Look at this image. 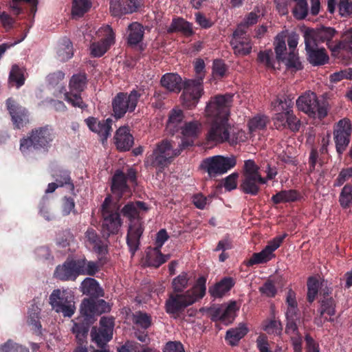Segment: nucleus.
Here are the masks:
<instances>
[{
    "instance_id": "f257e3e1",
    "label": "nucleus",
    "mask_w": 352,
    "mask_h": 352,
    "mask_svg": "<svg viewBox=\"0 0 352 352\" xmlns=\"http://www.w3.org/2000/svg\"><path fill=\"white\" fill-rule=\"evenodd\" d=\"M233 95H217L208 101L205 110V116L211 120V125L207 134L208 141L216 143L229 142V122L230 107Z\"/></svg>"
},
{
    "instance_id": "f03ea898",
    "label": "nucleus",
    "mask_w": 352,
    "mask_h": 352,
    "mask_svg": "<svg viewBox=\"0 0 352 352\" xmlns=\"http://www.w3.org/2000/svg\"><path fill=\"white\" fill-rule=\"evenodd\" d=\"M206 278L201 277L197 280L196 285L185 293H171L166 302V312L177 314L201 298L206 293Z\"/></svg>"
},
{
    "instance_id": "7ed1b4c3",
    "label": "nucleus",
    "mask_w": 352,
    "mask_h": 352,
    "mask_svg": "<svg viewBox=\"0 0 352 352\" xmlns=\"http://www.w3.org/2000/svg\"><path fill=\"white\" fill-rule=\"evenodd\" d=\"M146 210L147 207L142 201L129 203L122 210V214L131 221L127 234L126 242L132 256L139 248L140 238L143 232L142 223L138 218L142 211Z\"/></svg>"
},
{
    "instance_id": "20e7f679",
    "label": "nucleus",
    "mask_w": 352,
    "mask_h": 352,
    "mask_svg": "<svg viewBox=\"0 0 352 352\" xmlns=\"http://www.w3.org/2000/svg\"><path fill=\"white\" fill-rule=\"evenodd\" d=\"M205 64L203 60L198 59L195 63V69L199 76L195 79H189L184 81V91L180 98L182 104L188 108L195 107L204 92L203 72Z\"/></svg>"
},
{
    "instance_id": "39448f33",
    "label": "nucleus",
    "mask_w": 352,
    "mask_h": 352,
    "mask_svg": "<svg viewBox=\"0 0 352 352\" xmlns=\"http://www.w3.org/2000/svg\"><path fill=\"white\" fill-rule=\"evenodd\" d=\"M54 138L55 133L50 126L34 129L30 136L21 140L20 150L24 155L30 153L32 148L47 151Z\"/></svg>"
},
{
    "instance_id": "423d86ee",
    "label": "nucleus",
    "mask_w": 352,
    "mask_h": 352,
    "mask_svg": "<svg viewBox=\"0 0 352 352\" xmlns=\"http://www.w3.org/2000/svg\"><path fill=\"white\" fill-rule=\"evenodd\" d=\"M53 310L64 317H72L76 311L74 296L72 291L65 289H54L49 297Z\"/></svg>"
},
{
    "instance_id": "0eeeda50",
    "label": "nucleus",
    "mask_w": 352,
    "mask_h": 352,
    "mask_svg": "<svg viewBox=\"0 0 352 352\" xmlns=\"http://www.w3.org/2000/svg\"><path fill=\"white\" fill-rule=\"evenodd\" d=\"M258 170L259 167L253 160H248L245 162L243 179L240 186L243 192L256 195L260 190V185L266 183L265 178L261 177Z\"/></svg>"
},
{
    "instance_id": "6e6552de",
    "label": "nucleus",
    "mask_w": 352,
    "mask_h": 352,
    "mask_svg": "<svg viewBox=\"0 0 352 352\" xmlns=\"http://www.w3.org/2000/svg\"><path fill=\"white\" fill-rule=\"evenodd\" d=\"M119 208L118 204L113 202L110 197H106L102 204V230L107 236L117 234L120 230L121 221L118 213Z\"/></svg>"
},
{
    "instance_id": "1a4fd4ad",
    "label": "nucleus",
    "mask_w": 352,
    "mask_h": 352,
    "mask_svg": "<svg viewBox=\"0 0 352 352\" xmlns=\"http://www.w3.org/2000/svg\"><path fill=\"white\" fill-rule=\"evenodd\" d=\"M336 31L331 28H322L316 30H307L304 33L305 40L312 41L314 43H325L333 55H336L341 49L342 42L334 41Z\"/></svg>"
},
{
    "instance_id": "9d476101",
    "label": "nucleus",
    "mask_w": 352,
    "mask_h": 352,
    "mask_svg": "<svg viewBox=\"0 0 352 352\" xmlns=\"http://www.w3.org/2000/svg\"><path fill=\"white\" fill-rule=\"evenodd\" d=\"M236 164V160L234 155H215L204 160L200 166L212 177L227 173L234 167Z\"/></svg>"
},
{
    "instance_id": "9b49d317",
    "label": "nucleus",
    "mask_w": 352,
    "mask_h": 352,
    "mask_svg": "<svg viewBox=\"0 0 352 352\" xmlns=\"http://www.w3.org/2000/svg\"><path fill=\"white\" fill-rule=\"evenodd\" d=\"M179 148H174L173 144L168 140H163L157 144V148L153 153L148 157L147 162H150L152 166L164 167L167 166L173 158L179 155L182 148L180 144Z\"/></svg>"
},
{
    "instance_id": "f8f14e48",
    "label": "nucleus",
    "mask_w": 352,
    "mask_h": 352,
    "mask_svg": "<svg viewBox=\"0 0 352 352\" xmlns=\"http://www.w3.org/2000/svg\"><path fill=\"white\" fill-rule=\"evenodd\" d=\"M296 105L299 110L313 118L322 119L327 115L326 106L320 104L314 92L308 91L300 96L296 100Z\"/></svg>"
},
{
    "instance_id": "ddd939ff",
    "label": "nucleus",
    "mask_w": 352,
    "mask_h": 352,
    "mask_svg": "<svg viewBox=\"0 0 352 352\" xmlns=\"http://www.w3.org/2000/svg\"><path fill=\"white\" fill-rule=\"evenodd\" d=\"M141 95V93L137 90H133L129 94H118L112 102L114 116L116 118H120L127 111H134Z\"/></svg>"
},
{
    "instance_id": "4468645a",
    "label": "nucleus",
    "mask_w": 352,
    "mask_h": 352,
    "mask_svg": "<svg viewBox=\"0 0 352 352\" xmlns=\"http://www.w3.org/2000/svg\"><path fill=\"white\" fill-rule=\"evenodd\" d=\"M87 86V77L85 74H74L70 79L69 91L65 94V100L75 107L81 109L87 106L83 102L80 93Z\"/></svg>"
},
{
    "instance_id": "2eb2a0df",
    "label": "nucleus",
    "mask_w": 352,
    "mask_h": 352,
    "mask_svg": "<svg viewBox=\"0 0 352 352\" xmlns=\"http://www.w3.org/2000/svg\"><path fill=\"white\" fill-rule=\"evenodd\" d=\"M100 328L97 330L94 327L91 331V339L101 349L94 350L93 352H109L104 345L109 342L113 335V321L111 318L102 317L100 321Z\"/></svg>"
},
{
    "instance_id": "dca6fc26",
    "label": "nucleus",
    "mask_w": 352,
    "mask_h": 352,
    "mask_svg": "<svg viewBox=\"0 0 352 352\" xmlns=\"http://www.w3.org/2000/svg\"><path fill=\"white\" fill-rule=\"evenodd\" d=\"M351 131V124L349 119L343 118L335 124L333 140L338 153H342L349 145Z\"/></svg>"
},
{
    "instance_id": "f3484780",
    "label": "nucleus",
    "mask_w": 352,
    "mask_h": 352,
    "mask_svg": "<svg viewBox=\"0 0 352 352\" xmlns=\"http://www.w3.org/2000/svg\"><path fill=\"white\" fill-rule=\"evenodd\" d=\"M109 310V306L103 300L95 301L92 299H85L81 303L80 314L82 322L89 325L94 322V316Z\"/></svg>"
},
{
    "instance_id": "a211bd4d",
    "label": "nucleus",
    "mask_w": 352,
    "mask_h": 352,
    "mask_svg": "<svg viewBox=\"0 0 352 352\" xmlns=\"http://www.w3.org/2000/svg\"><path fill=\"white\" fill-rule=\"evenodd\" d=\"M98 36L102 37L101 41L94 42L91 44L89 49L91 54L95 57L102 56L114 43L115 35L112 28L109 25L104 26L97 32Z\"/></svg>"
},
{
    "instance_id": "6ab92c4d",
    "label": "nucleus",
    "mask_w": 352,
    "mask_h": 352,
    "mask_svg": "<svg viewBox=\"0 0 352 352\" xmlns=\"http://www.w3.org/2000/svg\"><path fill=\"white\" fill-rule=\"evenodd\" d=\"M230 44L235 54L245 56L248 54L252 50L250 38L246 35L245 25H239L233 32Z\"/></svg>"
},
{
    "instance_id": "aec40b11",
    "label": "nucleus",
    "mask_w": 352,
    "mask_h": 352,
    "mask_svg": "<svg viewBox=\"0 0 352 352\" xmlns=\"http://www.w3.org/2000/svg\"><path fill=\"white\" fill-rule=\"evenodd\" d=\"M286 234L283 236L275 237L272 241H269L266 247L260 252L254 253L248 261L249 265L265 263L274 256V252L278 249L281 243L283 242Z\"/></svg>"
},
{
    "instance_id": "412c9836",
    "label": "nucleus",
    "mask_w": 352,
    "mask_h": 352,
    "mask_svg": "<svg viewBox=\"0 0 352 352\" xmlns=\"http://www.w3.org/2000/svg\"><path fill=\"white\" fill-rule=\"evenodd\" d=\"M6 106L15 128L21 129L28 123V111L24 107L12 98L6 100Z\"/></svg>"
},
{
    "instance_id": "4be33fe9",
    "label": "nucleus",
    "mask_w": 352,
    "mask_h": 352,
    "mask_svg": "<svg viewBox=\"0 0 352 352\" xmlns=\"http://www.w3.org/2000/svg\"><path fill=\"white\" fill-rule=\"evenodd\" d=\"M202 125L198 121H192L185 123L181 126L182 135L180 146L182 148H186L194 144V141L199 136L201 131Z\"/></svg>"
},
{
    "instance_id": "5701e85b",
    "label": "nucleus",
    "mask_w": 352,
    "mask_h": 352,
    "mask_svg": "<svg viewBox=\"0 0 352 352\" xmlns=\"http://www.w3.org/2000/svg\"><path fill=\"white\" fill-rule=\"evenodd\" d=\"M143 5V0H111L110 11L114 16L133 13Z\"/></svg>"
},
{
    "instance_id": "b1692460",
    "label": "nucleus",
    "mask_w": 352,
    "mask_h": 352,
    "mask_svg": "<svg viewBox=\"0 0 352 352\" xmlns=\"http://www.w3.org/2000/svg\"><path fill=\"white\" fill-rule=\"evenodd\" d=\"M85 121L89 129L99 135L102 143H104L111 135L112 124L111 119L108 118L107 120H98L94 117H89Z\"/></svg>"
},
{
    "instance_id": "393cba45",
    "label": "nucleus",
    "mask_w": 352,
    "mask_h": 352,
    "mask_svg": "<svg viewBox=\"0 0 352 352\" xmlns=\"http://www.w3.org/2000/svg\"><path fill=\"white\" fill-rule=\"evenodd\" d=\"M305 50L307 54V59L313 65H321L325 64L329 56L323 47H320L318 43L305 40Z\"/></svg>"
},
{
    "instance_id": "a878e982",
    "label": "nucleus",
    "mask_w": 352,
    "mask_h": 352,
    "mask_svg": "<svg viewBox=\"0 0 352 352\" xmlns=\"http://www.w3.org/2000/svg\"><path fill=\"white\" fill-rule=\"evenodd\" d=\"M239 309L235 301H232L228 305H221L219 307L213 309L212 320H219L228 324L234 320L236 312Z\"/></svg>"
},
{
    "instance_id": "bb28decb",
    "label": "nucleus",
    "mask_w": 352,
    "mask_h": 352,
    "mask_svg": "<svg viewBox=\"0 0 352 352\" xmlns=\"http://www.w3.org/2000/svg\"><path fill=\"white\" fill-rule=\"evenodd\" d=\"M78 261H66L63 265L56 267L55 276L62 280H73L81 275Z\"/></svg>"
},
{
    "instance_id": "cd10ccee",
    "label": "nucleus",
    "mask_w": 352,
    "mask_h": 352,
    "mask_svg": "<svg viewBox=\"0 0 352 352\" xmlns=\"http://www.w3.org/2000/svg\"><path fill=\"white\" fill-rule=\"evenodd\" d=\"M114 140L117 148L120 151H128L133 144V138L126 126L120 127L117 130Z\"/></svg>"
},
{
    "instance_id": "c85d7f7f",
    "label": "nucleus",
    "mask_w": 352,
    "mask_h": 352,
    "mask_svg": "<svg viewBox=\"0 0 352 352\" xmlns=\"http://www.w3.org/2000/svg\"><path fill=\"white\" fill-rule=\"evenodd\" d=\"M162 87L167 90L178 93L182 88H184V82H182V78L177 74H164L161 79Z\"/></svg>"
},
{
    "instance_id": "c756f323",
    "label": "nucleus",
    "mask_w": 352,
    "mask_h": 352,
    "mask_svg": "<svg viewBox=\"0 0 352 352\" xmlns=\"http://www.w3.org/2000/svg\"><path fill=\"white\" fill-rule=\"evenodd\" d=\"M169 258L170 255L162 254L158 248H148L146 251V263L149 266L158 267Z\"/></svg>"
},
{
    "instance_id": "7c9ffc66",
    "label": "nucleus",
    "mask_w": 352,
    "mask_h": 352,
    "mask_svg": "<svg viewBox=\"0 0 352 352\" xmlns=\"http://www.w3.org/2000/svg\"><path fill=\"white\" fill-rule=\"evenodd\" d=\"M232 278H224L209 289V292L214 298H221L234 286Z\"/></svg>"
},
{
    "instance_id": "2f4dec72",
    "label": "nucleus",
    "mask_w": 352,
    "mask_h": 352,
    "mask_svg": "<svg viewBox=\"0 0 352 352\" xmlns=\"http://www.w3.org/2000/svg\"><path fill=\"white\" fill-rule=\"evenodd\" d=\"M81 291L83 294L98 297L103 296V291L98 283L92 278H86L81 283Z\"/></svg>"
},
{
    "instance_id": "473e14b6",
    "label": "nucleus",
    "mask_w": 352,
    "mask_h": 352,
    "mask_svg": "<svg viewBox=\"0 0 352 352\" xmlns=\"http://www.w3.org/2000/svg\"><path fill=\"white\" fill-rule=\"evenodd\" d=\"M144 36V28L137 22L132 23L128 27V43L135 45L142 41Z\"/></svg>"
},
{
    "instance_id": "72a5a7b5",
    "label": "nucleus",
    "mask_w": 352,
    "mask_h": 352,
    "mask_svg": "<svg viewBox=\"0 0 352 352\" xmlns=\"http://www.w3.org/2000/svg\"><path fill=\"white\" fill-rule=\"evenodd\" d=\"M248 329L243 324H240L237 327L228 330L226 339L231 345H236L238 342L247 333Z\"/></svg>"
},
{
    "instance_id": "f704fd0d",
    "label": "nucleus",
    "mask_w": 352,
    "mask_h": 352,
    "mask_svg": "<svg viewBox=\"0 0 352 352\" xmlns=\"http://www.w3.org/2000/svg\"><path fill=\"white\" fill-rule=\"evenodd\" d=\"M73 46L71 41L64 38L60 42L57 47V56L60 60L65 61L73 56Z\"/></svg>"
},
{
    "instance_id": "c9c22d12",
    "label": "nucleus",
    "mask_w": 352,
    "mask_h": 352,
    "mask_svg": "<svg viewBox=\"0 0 352 352\" xmlns=\"http://www.w3.org/2000/svg\"><path fill=\"white\" fill-rule=\"evenodd\" d=\"M184 119V114L182 111L179 109H173L169 114L168 120L167 122V129L174 133L176 131L180 126Z\"/></svg>"
},
{
    "instance_id": "e433bc0d",
    "label": "nucleus",
    "mask_w": 352,
    "mask_h": 352,
    "mask_svg": "<svg viewBox=\"0 0 352 352\" xmlns=\"http://www.w3.org/2000/svg\"><path fill=\"white\" fill-rule=\"evenodd\" d=\"M286 318H287V333H294L297 330V326L296 324V320L298 319V309L297 306L289 307L286 311Z\"/></svg>"
},
{
    "instance_id": "4c0bfd02",
    "label": "nucleus",
    "mask_w": 352,
    "mask_h": 352,
    "mask_svg": "<svg viewBox=\"0 0 352 352\" xmlns=\"http://www.w3.org/2000/svg\"><path fill=\"white\" fill-rule=\"evenodd\" d=\"M126 177L121 171H117L112 179L111 190L113 193L118 195L124 192L127 189L126 184Z\"/></svg>"
},
{
    "instance_id": "58836bf2",
    "label": "nucleus",
    "mask_w": 352,
    "mask_h": 352,
    "mask_svg": "<svg viewBox=\"0 0 352 352\" xmlns=\"http://www.w3.org/2000/svg\"><path fill=\"white\" fill-rule=\"evenodd\" d=\"M298 196V193L296 190H283L274 195L272 199L274 204H280L294 201L297 199Z\"/></svg>"
},
{
    "instance_id": "ea45409f",
    "label": "nucleus",
    "mask_w": 352,
    "mask_h": 352,
    "mask_svg": "<svg viewBox=\"0 0 352 352\" xmlns=\"http://www.w3.org/2000/svg\"><path fill=\"white\" fill-rule=\"evenodd\" d=\"M280 61L283 62L288 69L296 71L302 68L298 54L296 52H289Z\"/></svg>"
},
{
    "instance_id": "a19ab883",
    "label": "nucleus",
    "mask_w": 352,
    "mask_h": 352,
    "mask_svg": "<svg viewBox=\"0 0 352 352\" xmlns=\"http://www.w3.org/2000/svg\"><path fill=\"white\" fill-rule=\"evenodd\" d=\"M78 263L81 275L92 276L98 271V265L95 262L82 259L78 260Z\"/></svg>"
},
{
    "instance_id": "79ce46f5",
    "label": "nucleus",
    "mask_w": 352,
    "mask_h": 352,
    "mask_svg": "<svg viewBox=\"0 0 352 352\" xmlns=\"http://www.w3.org/2000/svg\"><path fill=\"white\" fill-rule=\"evenodd\" d=\"M269 120L265 116L258 115L252 118L248 122L250 133L263 130L265 128Z\"/></svg>"
},
{
    "instance_id": "37998d69",
    "label": "nucleus",
    "mask_w": 352,
    "mask_h": 352,
    "mask_svg": "<svg viewBox=\"0 0 352 352\" xmlns=\"http://www.w3.org/2000/svg\"><path fill=\"white\" fill-rule=\"evenodd\" d=\"M170 30L182 32L186 35H190L192 33L191 24L182 19L173 20Z\"/></svg>"
},
{
    "instance_id": "c03bdc74",
    "label": "nucleus",
    "mask_w": 352,
    "mask_h": 352,
    "mask_svg": "<svg viewBox=\"0 0 352 352\" xmlns=\"http://www.w3.org/2000/svg\"><path fill=\"white\" fill-rule=\"evenodd\" d=\"M132 320L134 324L142 329H147L151 324V318L146 313L136 311L132 315Z\"/></svg>"
},
{
    "instance_id": "a18cd8bd",
    "label": "nucleus",
    "mask_w": 352,
    "mask_h": 352,
    "mask_svg": "<svg viewBox=\"0 0 352 352\" xmlns=\"http://www.w3.org/2000/svg\"><path fill=\"white\" fill-rule=\"evenodd\" d=\"M39 308L33 305L28 312V322L32 326V329L36 332H39L41 327L39 322Z\"/></svg>"
},
{
    "instance_id": "49530a36",
    "label": "nucleus",
    "mask_w": 352,
    "mask_h": 352,
    "mask_svg": "<svg viewBox=\"0 0 352 352\" xmlns=\"http://www.w3.org/2000/svg\"><path fill=\"white\" fill-rule=\"evenodd\" d=\"M188 278L186 273H182L172 281V287L173 292L180 293L182 292L188 286Z\"/></svg>"
},
{
    "instance_id": "de8ad7c7",
    "label": "nucleus",
    "mask_w": 352,
    "mask_h": 352,
    "mask_svg": "<svg viewBox=\"0 0 352 352\" xmlns=\"http://www.w3.org/2000/svg\"><path fill=\"white\" fill-rule=\"evenodd\" d=\"M258 61L263 64L268 69H274V53L270 50L259 52L258 55Z\"/></svg>"
},
{
    "instance_id": "09e8293b",
    "label": "nucleus",
    "mask_w": 352,
    "mask_h": 352,
    "mask_svg": "<svg viewBox=\"0 0 352 352\" xmlns=\"http://www.w3.org/2000/svg\"><path fill=\"white\" fill-rule=\"evenodd\" d=\"M23 1L30 3L32 6L31 11L33 13L36 12L37 0H10L9 3V7L14 14L18 15L21 12L22 9L21 7V3Z\"/></svg>"
},
{
    "instance_id": "8fccbe9b",
    "label": "nucleus",
    "mask_w": 352,
    "mask_h": 352,
    "mask_svg": "<svg viewBox=\"0 0 352 352\" xmlns=\"http://www.w3.org/2000/svg\"><path fill=\"white\" fill-rule=\"evenodd\" d=\"M319 280L315 277H310L307 281V299L309 302H313L318 294L319 288Z\"/></svg>"
},
{
    "instance_id": "3c124183",
    "label": "nucleus",
    "mask_w": 352,
    "mask_h": 352,
    "mask_svg": "<svg viewBox=\"0 0 352 352\" xmlns=\"http://www.w3.org/2000/svg\"><path fill=\"white\" fill-rule=\"evenodd\" d=\"M90 8L89 0H74L72 8L74 15L81 16Z\"/></svg>"
},
{
    "instance_id": "603ef678",
    "label": "nucleus",
    "mask_w": 352,
    "mask_h": 352,
    "mask_svg": "<svg viewBox=\"0 0 352 352\" xmlns=\"http://www.w3.org/2000/svg\"><path fill=\"white\" fill-rule=\"evenodd\" d=\"M340 202L342 207H349L352 202V186L346 184L345 185L340 195Z\"/></svg>"
},
{
    "instance_id": "864d4df0",
    "label": "nucleus",
    "mask_w": 352,
    "mask_h": 352,
    "mask_svg": "<svg viewBox=\"0 0 352 352\" xmlns=\"http://www.w3.org/2000/svg\"><path fill=\"white\" fill-rule=\"evenodd\" d=\"M274 50L276 59L280 61L285 56V52L287 50L285 38L283 35L276 36Z\"/></svg>"
},
{
    "instance_id": "5fc2aeb1",
    "label": "nucleus",
    "mask_w": 352,
    "mask_h": 352,
    "mask_svg": "<svg viewBox=\"0 0 352 352\" xmlns=\"http://www.w3.org/2000/svg\"><path fill=\"white\" fill-rule=\"evenodd\" d=\"M23 72L18 66L14 65L10 73V82H14L17 87L24 84Z\"/></svg>"
},
{
    "instance_id": "6e6d98bb",
    "label": "nucleus",
    "mask_w": 352,
    "mask_h": 352,
    "mask_svg": "<svg viewBox=\"0 0 352 352\" xmlns=\"http://www.w3.org/2000/svg\"><path fill=\"white\" fill-rule=\"evenodd\" d=\"M85 322H83V324H80L78 323H75L72 327V331L76 334V337L79 343H83L87 332H88V326L85 325Z\"/></svg>"
},
{
    "instance_id": "4d7b16f0",
    "label": "nucleus",
    "mask_w": 352,
    "mask_h": 352,
    "mask_svg": "<svg viewBox=\"0 0 352 352\" xmlns=\"http://www.w3.org/2000/svg\"><path fill=\"white\" fill-rule=\"evenodd\" d=\"M320 314L321 315L327 314L329 316L335 314V303L332 298L324 296V298L321 301Z\"/></svg>"
},
{
    "instance_id": "13d9d810",
    "label": "nucleus",
    "mask_w": 352,
    "mask_h": 352,
    "mask_svg": "<svg viewBox=\"0 0 352 352\" xmlns=\"http://www.w3.org/2000/svg\"><path fill=\"white\" fill-rule=\"evenodd\" d=\"M307 12L308 8L306 0L300 1L296 4L293 10V14L297 19H304L307 16Z\"/></svg>"
},
{
    "instance_id": "bf43d9fd",
    "label": "nucleus",
    "mask_w": 352,
    "mask_h": 352,
    "mask_svg": "<svg viewBox=\"0 0 352 352\" xmlns=\"http://www.w3.org/2000/svg\"><path fill=\"white\" fill-rule=\"evenodd\" d=\"M287 118L283 128L288 127L292 131H298L300 127V120L294 115L293 111L285 112Z\"/></svg>"
},
{
    "instance_id": "052dcab7",
    "label": "nucleus",
    "mask_w": 352,
    "mask_h": 352,
    "mask_svg": "<svg viewBox=\"0 0 352 352\" xmlns=\"http://www.w3.org/2000/svg\"><path fill=\"white\" fill-rule=\"evenodd\" d=\"M227 67L225 63L220 60H215L213 63L212 74L215 78H222L226 75Z\"/></svg>"
},
{
    "instance_id": "680f3d73",
    "label": "nucleus",
    "mask_w": 352,
    "mask_h": 352,
    "mask_svg": "<svg viewBox=\"0 0 352 352\" xmlns=\"http://www.w3.org/2000/svg\"><path fill=\"white\" fill-rule=\"evenodd\" d=\"M259 291L261 294L267 297H273L276 294V289L272 280L266 281L260 288Z\"/></svg>"
},
{
    "instance_id": "e2e57ef3",
    "label": "nucleus",
    "mask_w": 352,
    "mask_h": 352,
    "mask_svg": "<svg viewBox=\"0 0 352 352\" xmlns=\"http://www.w3.org/2000/svg\"><path fill=\"white\" fill-rule=\"evenodd\" d=\"M339 12L342 16H348L352 14V3L351 0H340Z\"/></svg>"
},
{
    "instance_id": "0e129e2a",
    "label": "nucleus",
    "mask_w": 352,
    "mask_h": 352,
    "mask_svg": "<svg viewBox=\"0 0 352 352\" xmlns=\"http://www.w3.org/2000/svg\"><path fill=\"white\" fill-rule=\"evenodd\" d=\"M248 138V136L244 131L237 130V131L233 132L231 136L230 135L229 142L231 144H235L243 142L246 141Z\"/></svg>"
},
{
    "instance_id": "69168bd1",
    "label": "nucleus",
    "mask_w": 352,
    "mask_h": 352,
    "mask_svg": "<svg viewBox=\"0 0 352 352\" xmlns=\"http://www.w3.org/2000/svg\"><path fill=\"white\" fill-rule=\"evenodd\" d=\"M344 78L352 79V69L349 71H340L330 76V80L333 82H337Z\"/></svg>"
},
{
    "instance_id": "338daca9",
    "label": "nucleus",
    "mask_w": 352,
    "mask_h": 352,
    "mask_svg": "<svg viewBox=\"0 0 352 352\" xmlns=\"http://www.w3.org/2000/svg\"><path fill=\"white\" fill-rule=\"evenodd\" d=\"M264 329L268 333L278 335L280 333L282 329L278 321L272 320L265 326Z\"/></svg>"
},
{
    "instance_id": "774afa93",
    "label": "nucleus",
    "mask_w": 352,
    "mask_h": 352,
    "mask_svg": "<svg viewBox=\"0 0 352 352\" xmlns=\"http://www.w3.org/2000/svg\"><path fill=\"white\" fill-rule=\"evenodd\" d=\"M164 352H185L183 345L179 342H169L164 348Z\"/></svg>"
}]
</instances>
